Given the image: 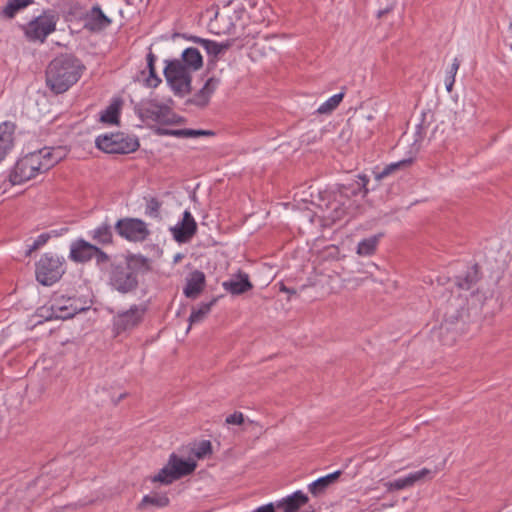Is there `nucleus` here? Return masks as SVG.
<instances>
[{"label":"nucleus","instance_id":"obj_47","mask_svg":"<svg viewBox=\"0 0 512 512\" xmlns=\"http://www.w3.org/2000/svg\"><path fill=\"white\" fill-rule=\"evenodd\" d=\"M254 512H279V511L276 508V504L274 505L273 503H269V504L263 505L261 507H258L257 509L254 510Z\"/></svg>","mask_w":512,"mask_h":512},{"label":"nucleus","instance_id":"obj_13","mask_svg":"<svg viewBox=\"0 0 512 512\" xmlns=\"http://www.w3.org/2000/svg\"><path fill=\"white\" fill-rule=\"evenodd\" d=\"M495 301V291L492 287L480 283V285L470 293L467 298L469 309L475 311H483L485 307L489 306Z\"/></svg>","mask_w":512,"mask_h":512},{"label":"nucleus","instance_id":"obj_22","mask_svg":"<svg viewBox=\"0 0 512 512\" xmlns=\"http://www.w3.org/2000/svg\"><path fill=\"white\" fill-rule=\"evenodd\" d=\"M168 461L176 480L191 474L197 466L195 461L183 460L176 454H171Z\"/></svg>","mask_w":512,"mask_h":512},{"label":"nucleus","instance_id":"obj_28","mask_svg":"<svg viewBox=\"0 0 512 512\" xmlns=\"http://www.w3.org/2000/svg\"><path fill=\"white\" fill-rule=\"evenodd\" d=\"M91 238L100 245L113 244V231L112 226L107 222L102 223L91 231Z\"/></svg>","mask_w":512,"mask_h":512},{"label":"nucleus","instance_id":"obj_33","mask_svg":"<svg viewBox=\"0 0 512 512\" xmlns=\"http://www.w3.org/2000/svg\"><path fill=\"white\" fill-rule=\"evenodd\" d=\"M215 302L216 299H213L208 303L201 304L197 310H193L189 317L190 325L201 322L210 312L211 307L214 305ZM190 327L191 326L188 327V330L190 329Z\"/></svg>","mask_w":512,"mask_h":512},{"label":"nucleus","instance_id":"obj_10","mask_svg":"<svg viewBox=\"0 0 512 512\" xmlns=\"http://www.w3.org/2000/svg\"><path fill=\"white\" fill-rule=\"evenodd\" d=\"M146 312L144 305H133L128 311L118 314L114 318V327L116 331L122 332L133 329L142 320Z\"/></svg>","mask_w":512,"mask_h":512},{"label":"nucleus","instance_id":"obj_50","mask_svg":"<svg viewBox=\"0 0 512 512\" xmlns=\"http://www.w3.org/2000/svg\"><path fill=\"white\" fill-rule=\"evenodd\" d=\"M384 486L386 487L388 492L396 491V489L394 488V481L386 482Z\"/></svg>","mask_w":512,"mask_h":512},{"label":"nucleus","instance_id":"obj_39","mask_svg":"<svg viewBox=\"0 0 512 512\" xmlns=\"http://www.w3.org/2000/svg\"><path fill=\"white\" fill-rule=\"evenodd\" d=\"M161 203L154 197L147 200L145 212L150 217L157 218L159 216V210Z\"/></svg>","mask_w":512,"mask_h":512},{"label":"nucleus","instance_id":"obj_18","mask_svg":"<svg viewBox=\"0 0 512 512\" xmlns=\"http://www.w3.org/2000/svg\"><path fill=\"white\" fill-rule=\"evenodd\" d=\"M190 39L194 43L201 45L205 49L207 54L212 58V60H216L223 56L227 52V50H229L230 47L232 46L231 41L218 43L216 41L200 38L197 36H192Z\"/></svg>","mask_w":512,"mask_h":512},{"label":"nucleus","instance_id":"obj_35","mask_svg":"<svg viewBox=\"0 0 512 512\" xmlns=\"http://www.w3.org/2000/svg\"><path fill=\"white\" fill-rule=\"evenodd\" d=\"M152 482H159L161 484H171L173 481L176 480L172 468L170 467L169 461L167 464L156 474L151 478Z\"/></svg>","mask_w":512,"mask_h":512},{"label":"nucleus","instance_id":"obj_6","mask_svg":"<svg viewBox=\"0 0 512 512\" xmlns=\"http://www.w3.org/2000/svg\"><path fill=\"white\" fill-rule=\"evenodd\" d=\"M96 146L106 153L128 154L138 149L139 142L135 137L116 133L98 136L96 139Z\"/></svg>","mask_w":512,"mask_h":512},{"label":"nucleus","instance_id":"obj_16","mask_svg":"<svg viewBox=\"0 0 512 512\" xmlns=\"http://www.w3.org/2000/svg\"><path fill=\"white\" fill-rule=\"evenodd\" d=\"M111 20L103 13L99 6H94L84 17V27L96 32L105 29Z\"/></svg>","mask_w":512,"mask_h":512},{"label":"nucleus","instance_id":"obj_9","mask_svg":"<svg viewBox=\"0 0 512 512\" xmlns=\"http://www.w3.org/2000/svg\"><path fill=\"white\" fill-rule=\"evenodd\" d=\"M87 303L82 301L80 298L68 297L65 298L63 295L55 296L51 309L56 318L69 319L75 316L77 313L88 309Z\"/></svg>","mask_w":512,"mask_h":512},{"label":"nucleus","instance_id":"obj_36","mask_svg":"<svg viewBox=\"0 0 512 512\" xmlns=\"http://www.w3.org/2000/svg\"><path fill=\"white\" fill-rule=\"evenodd\" d=\"M344 93H338L330 97L327 101H325L322 105L319 106L317 112L319 114H328L331 113L343 100Z\"/></svg>","mask_w":512,"mask_h":512},{"label":"nucleus","instance_id":"obj_44","mask_svg":"<svg viewBox=\"0 0 512 512\" xmlns=\"http://www.w3.org/2000/svg\"><path fill=\"white\" fill-rule=\"evenodd\" d=\"M244 421V416L241 412H235L231 415H229L225 422L227 424H232V425H241Z\"/></svg>","mask_w":512,"mask_h":512},{"label":"nucleus","instance_id":"obj_54","mask_svg":"<svg viewBox=\"0 0 512 512\" xmlns=\"http://www.w3.org/2000/svg\"><path fill=\"white\" fill-rule=\"evenodd\" d=\"M222 19H223V16L220 15L219 13H217L216 16H215V22H218V21H220Z\"/></svg>","mask_w":512,"mask_h":512},{"label":"nucleus","instance_id":"obj_3","mask_svg":"<svg viewBox=\"0 0 512 512\" xmlns=\"http://www.w3.org/2000/svg\"><path fill=\"white\" fill-rule=\"evenodd\" d=\"M67 155V149L62 146L44 147L24 156L28 166L36 173H43L54 167Z\"/></svg>","mask_w":512,"mask_h":512},{"label":"nucleus","instance_id":"obj_5","mask_svg":"<svg viewBox=\"0 0 512 512\" xmlns=\"http://www.w3.org/2000/svg\"><path fill=\"white\" fill-rule=\"evenodd\" d=\"M191 70L187 66H183V62L178 59L168 61L165 68L164 74L167 82L175 93L184 95L191 90Z\"/></svg>","mask_w":512,"mask_h":512},{"label":"nucleus","instance_id":"obj_37","mask_svg":"<svg viewBox=\"0 0 512 512\" xmlns=\"http://www.w3.org/2000/svg\"><path fill=\"white\" fill-rule=\"evenodd\" d=\"M155 61L156 56L150 51L147 54V67L149 69V77L146 80L147 85L150 87H156L161 82V79L156 76Z\"/></svg>","mask_w":512,"mask_h":512},{"label":"nucleus","instance_id":"obj_19","mask_svg":"<svg viewBox=\"0 0 512 512\" xmlns=\"http://www.w3.org/2000/svg\"><path fill=\"white\" fill-rule=\"evenodd\" d=\"M205 285V275L199 270L190 273L184 288V294L188 298L195 299L203 290Z\"/></svg>","mask_w":512,"mask_h":512},{"label":"nucleus","instance_id":"obj_31","mask_svg":"<svg viewBox=\"0 0 512 512\" xmlns=\"http://www.w3.org/2000/svg\"><path fill=\"white\" fill-rule=\"evenodd\" d=\"M381 235H373L358 243L356 253L359 256H371L376 252Z\"/></svg>","mask_w":512,"mask_h":512},{"label":"nucleus","instance_id":"obj_12","mask_svg":"<svg viewBox=\"0 0 512 512\" xmlns=\"http://www.w3.org/2000/svg\"><path fill=\"white\" fill-rule=\"evenodd\" d=\"M309 498L302 491H296L292 495L278 501L276 508L279 512H314L311 506H308Z\"/></svg>","mask_w":512,"mask_h":512},{"label":"nucleus","instance_id":"obj_7","mask_svg":"<svg viewBox=\"0 0 512 512\" xmlns=\"http://www.w3.org/2000/svg\"><path fill=\"white\" fill-rule=\"evenodd\" d=\"M109 284L122 294L130 293L137 288V274L131 267L130 261L124 264L112 265L109 272Z\"/></svg>","mask_w":512,"mask_h":512},{"label":"nucleus","instance_id":"obj_52","mask_svg":"<svg viewBox=\"0 0 512 512\" xmlns=\"http://www.w3.org/2000/svg\"><path fill=\"white\" fill-rule=\"evenodd\" d=\"M391 10H392L391 6L387 7L386 9L379 10L378 13H377L378 18H381L383 15L387 14Z\"/></svg>","mask_w":512,"mask_h":512},{"label":"nucleus","instance_id":"obj_51","mask_svg":"<svg viewBox=\"0 0 512 512\" xmlns=\"http://www.w3.org/2000/svg\"><path fill=\"white\" fill-rule=\"evenodd\" d=\"M280 290H281L282 292L288 293V294H290V295H294V294L296 293V291H295L294 289L288 288V287H286L285 285H282V286H281V288H280Z\"/></svg>","mask_w":512,"mask_h":512},{"label":"nucleus","instance_id":"obj_4","mask_svg":"<svg viewBox=\"0 0 512 512\" xmlns=\"http://www.w3.org/2000/svg\"><path fill=\"white\" fill-rule=\"evenodd\" d=\"M64 274V260L57 255L46 253L36 263V279L45 286L57 282Z\"/></svg>","mask_w":512,"mask_h":512},{"label":"nucleus","instance_id":"obj_49","mask_svg":"<svg viewBox=\"0 0 512 512\" xmlns=\"http://www.w3.org/2000/svg\"><path fill=\"white\" fill-rule=\"evenodd\" d=\"M454 83H455V77L447 76V78H446V89H447L448 92L452 91Z\"/></svg>","mask_w":512,"mask_h":512},{"label":"nucleus","instance_id":"obj_26","mask_svg":"<svg viewBox=\"0 0 512 512\" xmlns=\"http://www.w3.org/2000/svg\"><path fill=\"white\" fill-rule=\"evenodd\" d=\"M218 84H219L218 79H216L214 77L209 78L206 81L203 88L198 93H196L194 95L192 102L199 107L206 106L210 100L211 95L217 88Z\"/></svg>","mask_w":512,"mask_h":512},{"label":"nucleus","instance_id":"obj_24","mask_svg":"<svg viewBox=\"0 0 512 512\" xmlns=\"http://www.w3.org/2000/svg\"><path fill=\"white\" fill-rule=\"evenodd\" d=\"M480 270L477 264L470 267L464 274L455 279V285L462 290H470L480 281Z\"/></svg>","mask_w":512,"mask_h":512},{"label":"nucleus","instance_id":"obj_27","mask_svg":"<svg viewBox=\"0 0 512 512\" xmlns=\"http://www.w3.org/2000/svg\"><path fill=\"white\" fill-rule=\"evenodd\" d=\"M183 66L191 71L199 70L203 65V59L198 49L190 47L183 51L181 59Z\"/></svg>","mask_w":512,"mask_h":512},{"label":"nucleus","instance_id":"obj_41","mask_svg":"<svg viewBox=\"0 0 512 512\" xmlns=\"http://www.w3.org/2000/svg\"><path fill=\"white\" fill-rule=\"evenodd\" d=\"M50 239V235L48 233H43L37 237V239L33 242L31 246H29L26 255L30 256L32 252L36 251L43 245L47 243V241Z\"/></svg>","mask_w":512,"mask_h":512},{"label":"nucleus","instance_id":"obj_21","mask_svg":"<svg viewBox=\"0 0 512 512\" xmlns=\"http://www.w3.org/2000/svg\"><path fill=\"white\" fill-rule=\"evenodd\" d=\"M223 287L227 292L233 295H240L252 289L253 285L249 281V277L246 273H239L236 277L225 281Z\"/></svg>","mask_w":512,"mask_h":512},{"label":"nucleus","instance_id":"obj_11","mask_svg":"<svg viewBox=\"0 0 512 512\" xmlns=\"http://www.w3.org/2000/svg\"><path fill=\"white\" fill-rule=\"evenodd\" d=\"M141 116L163 124L173 123L175 117L168 106L159 104L156 101L143 103L141 107Z\"/></svg>","mask_w":512,"mask_h":512},{"label":"nucleus","instance_id":"obj_20","mask_svg":"<svg viewBox=\"0 0 512 512\" xmlns=\"http://www.w3.org/2000/svg\"><path fill=\"white\" fill-rule=\"evenodd\" d=\"M15 125L12 122L0 124V162L13 147Z\"/></svg>","mask_w":512,"mask_h":512},{"label":"nucleus","instance_id":"obj_8","mask_svg":"<svg viewBox=\"0 0 512 512\" xmlns=\"http://www.w3.org/2000/svg\"><path fill=\"white\" fill-rule=\"evenodd\" d=\"M115 229L121 237L132 242L144 241L149 235L146 223L136 218L118 220Z\"/></svg>","mask_w":512,"mask_h":512},{"label":"nucleus","instance_id":"obj_48","mask_svg":"<svg viewBox=\"0 0 512 512\" xmlns=\"http://www.w3.org/2000/svg\"><path fill=\"white\" fill-rule=\"evenodd\" d=\"M460 66V62L457 58L453 60V63L448 71V76L455 77Z\"/></svg>","mask_w":512,"mask_h":512},{"label":"nucleus","instance_id":"obj_30","mask_svg":"<svg viewBox=\"0 0 512 512\" xmlns=\"http://www.w3.org/2000/svg\"><path fill=\"white\" fill-rule=\"evenodd\" d=\"M32 0H8L7 4L0 11V17L5 19H12L18 11L27 7Z\"/></svg>","mask_w":512,"mask_h":512},{"label":"nucleus","instance_id":"obj_1","mask_svg":"<svg viewBox=\"0 0 512 512\" xmlns=\"http://www.w3.org/2000/svg\"><path fill=\"white\" fill-rule=\"evenodd\" d=\"M360 180L362 183H357L356 187L342 186L338 191L318 192V202L315 203V206L320 209L321 217L327 224H334L348 215L353 204L350 194L355 195L362 188L364 189V195L367 194L366 184L368 179L366 176H362Z\"/></svg>","mask_w":512,"mask_h":512},{"label":"nucleus","instance_id":"obj_25","mask_svg":"<svg viewBox=\"0 0 512 512\" xmlns=\"http://www.w3.org/2000/svg\"><path fill=\"white\" fill-rule=\"evenodd\" d=\"M431 474V470L423 468L419 471L409 474L404 478L394 480V488L396 491H398L412 487L415 483L424 480L426 477H430Z\"/></svg>","mask_w":512,"mask_h":512},{"label":"nucleus","instance_id":"obj_2","mask_svg":"<svg viewBox=\"0 0 512 512\" xmlns=\"http://www.w3.org/2000/svg\"><path fill=\"white\" fill-rule=\"evenodd\" d=\"M83 68L80 61L72 55L56 57L46 71L47 85L55 93H63L78 81Z\"/></svg>","mask_w":512,"mask_h":512},{"label":"nucleus","instance_id":"obj_40","mask_svg":"<svg viewBox=\"0 0 512 512\" xmlns=\"http://www.w3.org/2000/svg\"><path fill=\"white\" fill-rule=\"evenodd\" d=\"M212 451V446L210 441L204 440L202 441L195 449H194V455L198 459H202L209 455Z\"/></svg>","mask_w":512,"mask_h":512},{"label":"nucleus","instance_id":"obj_32","mask_svg":"<svg viewBox=\"0 0 512 512\" xmlns=\"http://www.w3.org/2000/svg\"><path fill=\"white\" fill-rule=\"evenodd\" d=\"M169 504V498L165 494L145 495L139 504V508L144 509L147 506L166 507Z\"/></svg>","mask_w":512,"mask_h":512},{"label":"nucleus","instance_id":"obj_14","mask_svg":"<svg viewBox=\"0 0 512 512\" xmlns=\"http://www.w3.org/2000/svg\"><path fill=\"white\" fill-rule=\"evenodd\" d=\"M55 25L53 17H39L28 24L26 36L30 40H40L43 42L55 30Z\"/></svg>","mask_w":512,"mask_h":512},{"label":"nucleus","instance_id":"obj_46","mask_svg":"<svg viewBox=\"0 0 512 512\" xmlns=\"http://www.w3.org/2000/svg\"><path fill=\"white\" fill-rule=\"evenodd\" d=\"M160 134L163 135H171L178 138H184V129H177V130H160Z\"/></svg>","mask_w":512,"mask_h":512},{"label":"nucleus","instance_id":"obj_55","mask_svg":"<svg viewBox=\"0 0 512 512\" xmlns=\"http://www.w3.org/2000/svg\"><path fill=\"white\" fill-rule=\"evenodd\" d=\"M229 26H233V23H230ZM229 29H230V27H227V30H229Z\"/></svg>","mask_w":512,"mask_h":512},{"label":"nucleus","instance_id":"obj_45","mask_svg":"<svg viewBox=\"0 0 512 512\" xmlns=\"http://www.w3.org/2000/svg\"><path fill=\"white\" fill-rule=\"evenodd\" d=\"M93 257L96 259L97 264L107 263L109 256L103 250L96 246V251L93 252Z\"/></svg>","mask_w":512,"mask_h":512},{"label":"nucleus","instance_id":"obj_17","mask_svg":"<svg viewBox=\"0 0 512 512\" xmlns=\"http://www.w3.org/2000/svg\"><path fill=\"white\" fill-rule=\"evenodd\" d=\"M94 251H96V245L79 239L71 244L70 259L79 263L87 262L93 258Z\"/></svg>","mask_w":512,"mask_h":512},{"label":"nucleus","instance_id":"obj_53","mask_svg":"<svg viewBox=\"0 0 512 512\" xmlns=\"http://www.w3.org/2000/svg\"><path fill=\"white\" fill-rule=\"evenodd\" d=\"M459 317H460V312H459L458 309L456 310V314L455 315L453 314V315L450 316V318H455V319H458Z\"/></svg>","mask_w":512,"mask_h":512},{"label":"nucleus","instance_id":"obj_42","mask_svg":"<svg viewBox=\"0 0 512 512\" xmlns=\"http://www.w3.org/2000/svg\"><path fill=\"white\" fill-rule=\"evenodd\" d=\"M295 201L296 202H304V203H307V202H310L312 205H315V203L318 202V199H314V195H313V192H307L305 190L303 191H298L296 194H295Z\"/></svg>","mask_w":512,"mask_h":512},{"label":"nucleus","instance_id":"obj_23","mask_svg":"<svg viewBox=\"0 0 512 512\" xmlns=\"http://www.w3.org/2000/svg\"><path fill=\"white\" fill-rule=\"evenodd\" d=\"M36 176V173L26 163L23 157L17 161L12 173L10 174V182L13 185L22 184Z\"/></svg>","mask_w":512,"mask_h":512},{"label":"nucleus","instance_id":"obj_15","mask_svg":"<svg viewBox=\"0 0 512 512\" xmlns=\"http://www.w3.org/2000/svg\"><path fill=\"white\" fill-rule=\"evenodd\" d=\"M196 230L197 224L189 211H185L182 220L171 228L174 239L179 243L190 241Z\"/></svg>","mask_w":512,"mask_h":512},{"label":"nucleus","instance_id":"obj_29","mask_svg":"<svg viewBox=\"0 0 512 512\" xmlns=\"http://www.w3.org/2000/svg\"><path fill=\"white\" fill-rule=\"evenodd\" d=\"M340 474V471H336L334 473L317 479L308 486L309 492L314 496L321 495L322 493H324V491L328 488L329 485H331L337 480Z\"/></svg>","mask_w":512,"mask_h":512},{"label":"nucleus","instance_id":"obj_43","mask_svg":"<svg viewBox=\"0 0 512 512\" xmlns=\"http://www.w3.org/2000/svg\"><path fill=\"white\" fill-rule=\"evenodd\" d=\"M214 133L209 130L184 129V138H195L199 136H211Z\"/></svg>","mask_w":512,"mask_h":512},{"label":"nucleus","instance_id":"obj_56","mask_svg":"<svg viewBox=\"0 0 512 512\" xmlns=\"http://www.w3.org/2000/svg\"><path fill=\"white\" fill-rule=\"evenodd\" d=\"M510 29L512 30V22L510 23Z\"/></svg>","mask_w":512,"mask_h":512},{"label":"nucleus","instance_id":"obj_34","mask_svg":"<svg viewBox=\"0 0 512 512\" xmlns=\"http://www.w3.org/2000/svg\"><path fill=\"white\" fill-rule=\"evenodd\" d=\"M412 163V159H404L398 162L391 163L387 165L381 172L376 174V179L381 180L384 177L393 174L395 171L404 169L410 166Z\"/></svg>","mask_w":512,"mask_h":512},{"label":"nucleus","instance_id":"obj_38","mask_svg":"<svg viewBox=\"0 0 512 512\" xmlns=\"http://www.w3.org/2000/svg\"><path fill=\"white\" fill-rule=\"evenodd\" d=\"M119 107L117 104H110L100 116V121L108 124H116L118 122Z\"/></svg>","mask_w":512,"mask_h":512}]
</instances>
